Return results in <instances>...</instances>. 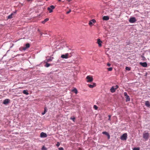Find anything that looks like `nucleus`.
Here are the masks:
<instances>
[{
	"label": "nucleus",
	"mask_w": 150,
	"mask_h": 150,
	"mask_svg": "<svg viewBox=\"0 0 150 150\" xmlns=\"http://www.w3.org/2000/svg\"><path fill=\"white\" fill-rule=\"evenodd\" d=\"M124 95L125 97L126 101H129L130 100V98L129 96L127 95V93L126 92H124Z\"/></svg>",
	"instance_id": "5"
},
{
	"label": "nucleus",
	"mask_w": 150,
	"mask_h": 150,
	"mask_svg": "<svg viewBox=\"0 0 150 150\" xmlns=\"http://www.w3.org/2000/svg\"><path fill=\"white\" fill-rule=\"evenodd\" d=\"M13 15V14L12 13L8 17V19H11L12 18V16Z\"/></svg>",
	"instance_id": "21"
},
{
	"label": "nucleus",
	"mask_w": 150,
	"mask_h": 150,
	"mask_svg": "<svg viewBox=\"0 0 150 150\" xmlns=\"http://www.w3.org/2000/svg\"><path fill=\"white\" fill-rule=\"evenodd\" d=\"M71 11V10L69 9V11L67 12V14H68Z\"/></svg>",
	"instance_id": "34"
},
{
	"label": "nucleus",
	"mask_w": 150,
	"mask_h": 150,
	"mask_svg": "<svg viewBox=\"0 0 150 150\" xmlns=\"http://www.w3.org/2000/svg\"><path fill=\"white\" fill-rule=\"evenodd\" d=\"M108 117H109V118L108 119V120H110V118L111 117V116L110 115H108Z\"/></svg>",
	"instance_id": "33"
},
{
	"label": "nucleus",
	"mask_w": 150,
	"mask_h": 150,
	"mask_svg": "<svg viewBox=\"0 0 150 150\" xmlns=\"http://www.w3.org/2000/svg\"><path fill=\"white\" fill-rule=\"evenodd\" d=\"M46 112H47L46 109L45 108L44 112L42 113V115H44L46 113Z\"/></svg>",
	"instance_id": "22"
},
{
	"label": "nucleus",
	"mask_w": 150,
	"mask_h": 150,
	"mask_svg": "<svg viewBox=\"0 0 150 150\" xmlns=\"http://www.w3.org/2000/svg\"><path fill=\"white\" fill-rule=\"evenodd\" d=\"M110 65H111V64H110L108 63V64H107V65H108V66H109V67L110 66Z\"/></svg>",
	"instance_id": "38"
},
{
	"label": "nucleus",
	"mask_w": 150,
	"mask_h": 150,
	"mask_svg": "<svg viewBox=\"0 0 150 150\" xmlns=\"http://www.w3.org/2000/svg\"><path fill=\"white\" fill-rule=\"evenodd\" d=\"M102 134H105L106 135H107V134H108L107 132H102Z\"/></svg>",
	"instance_id": "24"
},
{
	"label": "nucleus",
	"mask_w": 150,
	"mask_h": 150,
	"mask_svg": "<svg viewBox=\"0 0 150 150\" xmlns=\"http://www.w3.org/2000/svg\"><path fill=\"white\" fill-rule=\"evenodd\" d=\"M60 145V144L59 143V142H57V144H56V146L57 147H58Z\"/></svg>",
	"instance_id": "31"
},
{
	"label": "nucleus",
	"mask_w": 150,
	"mask_h": 150,
	"mask_svg": "<svg viewBox=\"0 0 150 150\" xmlns=\"http://www.w3.org/2000/svg\"><path fill=\"white\" fill-rule=\"evenodd\" d=\"M9 99H6L4 100L3 103L4 105H6L9 103Z\"/></svg>",
	"instance_id": "11"
},
{
	"label": "nucleus",
	"mask_w": 150,
	"mask_h": 150,
	"mask_svg": "<svg viewBox=\"0 0 150 150\" xmlns=\"http://www.w3.org/2000/svg\"><path fill=\"white\" fill-rule=\"evenodd\" d=\"M143 137L146 141L149 138V133L147 132L144 133L143 134Z\"/></svg>",
	"instance_id": "2"
},
{
	"label": "nucleus",
	"mask_w": 150,
	"mask_h": 150,
	"mask_svg": "<svg viewBox=\"0 0 150 150\" xmlns=\"http://www.w3.org/2000/svg\"><path fill=\"white\" fill-rule=\"evenodd\" d=\"M52 61V60L50 59H48V61Z\"/></svg>",
	"instance_id": "40"
},
{
	"label": "nucleus",
	"mask_w": 150,
	"mask_h": 150,
	"mask_svg": "<svg viewBox=\"0 0 150 150\" xmlns=\"http://www.w3.org/2000/svg\"><path fill=\"white\" fill-rule=\"evenodd\" d=\"M69 54L68 53H66L65 54H62L61 56V57L63 59H67L69 57Z\"/></svg>",
	"instance_id": "8"
},
{
	"label": "nucleus",
	"mask_w": 150,
	"mask_h": 150,
	"mask_svg": "<svg viewBox=\"0 0 150 150\" xmlns=\"http://www.w3.org/2000/svg\"><path fill=\"white\" fill-rule=\"evenodd\" d=\"M88 86L90 88H93L96 86V83H93V85L88 84Z\"/></svg>",
	"instance_id": "13"
},
{
	"label": "nucleus",
	"mask_w": 150,
	"mask_h": 150,
	"mask_svg": "<svg viewBox=\"0 0 150 150\" xmlns=\"http://www.w3.org/2000/svg\"><path fill=\"white\" fill-rule=\"evenodd\" d=\"M71 91L72 92H74L76 94H77L78 93L77 90L76 88H74V89L72 90Z\"/></svg>",
	"instance_id": "19"
},
{
	"label": "nucleus",
	"mask_w": 150,
	"mask_h": 150,
	"mask_svg": "<svg viewBox=\"0 0 150 150\" xmlns=\"http://www.w3.org/2000/svg\"><path fill=\"white\" fill-rule=\"evenodd\" d=\"M49 20L48 18H46L42 22V23L43 24H45L46 22L47 21Z\"/></svg>",
	"instance_id": "18"
},
{
	"label": "nucleus",
	"mask_w": 150,
	"mask_h": 150,
	"mask_svg": "<svg viewBox=\"0 0 150 150\" xmlns=\"http://www.w3.org/2000/svg\"><path fill=\"white\" fill-rule=\"evenodd\" d=\"M136 20L134 17L130 18L129 20V22L132 23H134L136 22Z\"/></svg>",
	"instance_id": "7"
},
{
	"label": "nucleus",
	"mask_w": 150,
	"mask_h": 150,
	"mask_svg": "<svg viewBox=\"0 0 150 150\" xmlns=\"http://www.w3.org/2000/svg\"><path fill=\"white\" fill-rule=\"evenodd\" d=\"M38 31L39 33H40L41 32L40 30L39 29H38Z\"/></svg>",
	"instance_id": "39"
},
{
	"label": "nucleus",
	"mask_w": 150,
	"mask_h": 150,
	"mask_svg": "<svg viewBox=\"0 0 150 150\" xmlns=\"http://www.w3.org/2000/svg\"><path fill=\"white\" fill-rule=\"evenodd\" d=\"M125 69L126 70H129V71L130 70V68L129 67H126Z\"/></svg>",
	"instance_id": "29"
},
{
	"label": "nucleus",
	"mask_w": 150,
	"mask_h": 150,
	"mask_svg": "<svg viewBox=\"0 0 150 150\" xmlns=\"http://www.w3.org/2000/svg\"><path fill=\"white\" fill-rule=\"evenodd\" d=\"M55 8V6L51 5L47 8V10L49 11V13H51L53 12L52 10Z\"/></svg>",
	"instance_id": "3"
},
{
	"label": "nucleus",
	"mask_w": 150,
	"mask_h": 150,
	"mask_svg": "<svg viewBox=\"0 0 150 150\" xmlns=\"http://www.w3.org/2000/svg\"><path fill=\"white\" fill-rule=\"evenodd\" d=\"M145 105L147 107H149L150 106L149 102L148 101H146L145 102Z\"/></svg>",
	"instance_id": "17"
},
{
	"label": "nucleus",
	"mask_w": 150,
	"mask_h": 150,
	"mask_svg": "<svg viewBox=\"0 0 150 150\" xmlns=\"http://www.w3.org/2000/svg\"><path fill=\"white\" fill-rule=\"evenodd\" d=\"M93 108L95 109L96 110L98 109V107L96 105H94L93 106Z\"/></svg>",
	"instance_id": "25"
},
{
	"label": "nucleus",
	"mask_w": 150,
	"mask_h": 150,
	"mask_svg": "<svg viewBox=\"0 0 150 150\" xmlns=\"http://www.w3.org/2000/svg\"><path fill=\"white\" fill-rule=\"evenodd\" d=\"M42 150H47V149L44 146H43L42 148Z\"/></svg>",
	"instance_id": "30"
},
{
	"label": "nucleus",
	"mask_w": 150,
	"mask_h": 150,
	"mask_svg": "<svg viewBox=\"0 0 150 150\" xmlns=\"http://www.w3.org/2000/svg\"><path fill=\"white\" fill-rule=\"evenodd\" d=\"M40 137H47V135L46 133L42 132L40 134Z\"/></svg>",
	"instance_id": "12"
},
{
	"label": "nucleus",
	"mask_w": 150,
	"mask_h": 150,
	"mask_svg": "<svg viewBox=\"0 0 150 150\" xmlns=\"http://www.w3.org/2000/svg\"><path fill=\"white\" fill-rule=\"evenodd\" d=\"M58 1H61V0H58Z\"/></svg>",
	"instance_id": "42"
},
{
	"label": "nucleus",
	"mask_w": 150,
	"mask_h": 150,
	"mask_svg": "<svg viewBox=\"0 0 150 150\" xmlns=\"http://www.w3.org/2000/svg\"><path fill=\"white\" fill-rule=\"evenodd\" d=\"M40 34L41 36H42V35L43 33L42 32H40Z\"/></svg>",
	"instance_id": "36"
},
{
	"label": "nucleus",
	"mask_w": 150,
	"mask_h": 150,
	"mask_svg": "<svg viewBox=\"0 0 150 150\" xmlns=\"http://www.w3.org/2000/svg\"><path fill=\"white\" fill-rule=\"evenodd\" d=\"M87 79V82H92L93 81V78L92 77L90 76H88L86 77Z\"/></svg>",
	"instance_id": "6"
},
{
	"label": "nucleus",
	"mask_w": 150,
	"mask_h": 150,
	"mask_svg": "<svg viewBox=\"0 0 150 150\" xmlns=\"http://www.w3.org/2000/svg\"><path fill=\"white\" fill-rule=\"evenodd\" d=\"M33 0H27V1L28 2L32 1Z\"/></svg>",
	"instance_id": "37"
},
{
	"label": "nucleus",
	"mask_w": 150,
	"mask_h": 150,
	"mask_svg": "<svg viewBox=\"0 0 150 150\" xmlns=\"http://www.w3.org/2000/svg\"><path fill=\"white\" fill-rule=\"evenodd\" d=\"M139 64L140 65H141L142 66L144 67H146L147 66V64L146 62H140Z\"/></svg>",
	"instance_id": "10"
},
{
	"label": "nucleus",
	"mask_w": 150,
	"mask_h": 150,
	"mask_svg": "<svg viewBox=\"0 0 150 150\" xmlns=\"http://www.w3.org/2000/svg\"><path fill=\"white\" fill-rule=\"evenodd\" d=\"M127 137V134L125 133L121 137V139L123 140H126Z\"/></svg>",
	"instance_id": "4"
},
{
	"label": "nucleus",
	"mask_w": 150,
	"mask_h": 150,
	"mask_svg": "<svg viewBox=\"0 0 150 150\" xmlns=\"http://www.w3.org/2000/svg\"><path fill=\"white\" fill-rule=\"evenodd\" d=\"M133 150H139V148H134L133 149Z\"/></svg>",
	"instance_id": "27"
},
{
	"label": "nucleus",
	"mask_w": 150,
	"mask_h": 150,
	"mask_svg": "<svg viewBox=\"0 0 150 150\" xmlns=\"http://www.w3.org/2000/svg\"><path fill=\"white\" fill-rule=\"evenodd\" d=\"M23 93L26 95H28L29 94L28 93L27 90H24L23 91Z\"/></svg>",
	"instance_id": "20"
},
{
	"label": "nucleus",
	"mask_w": 150,
	"mask_h": 150,
	"mask_svg": "<svg viewBox=\"0 0 150 150\" xmlns=\"http://www.w3.org/2000/svg\"><path fill=\"white\" fill-rule=\"evenodd\" d=\"M109 18L108 16H104L103 18V20L107 21L109 19Z\"/></svg>",
	"instance_id": "16"
},
{
	"label": "nucleus",
	"mask_w": 150,
	"mask_h": 150,
	"mask_svg": "<svg viewBox=\"0 0 150 150\" xmlns=\"http://www.w3.org/2000/svg\"><path fill=\"white\" fill-rule=\"evenodd\" d=\"M30 46V45L29 43H27L25 45V47L23 48V50H25L29 48Z\"/></svg>",
	"instance_id": "15"
},
{
	"label": "nucleus",
	"mask_w": 150,
	"mask_h": 150,
	"mask_svg": "<svg viewBox=\"0 0 150 150\" xmlns=\"http://www.w3.org/2000/svg\"><path fill=\"white\" fill-rule=\"evenodd\" d=\"M97 43L98 44L99 47H101L102 46L101 43L102 42V41L100 40V39H98L97 40Z\"/></svg>",
	"instance_id": "14"
},
{
	"label": "nucleus",
	"mask_w": 150,
	"mask_h": 150,
	"mask_svg": "<svg viewBox=\"0 0 150 150\" xmlns=\"http://www.w3.org/2000/svg\"><path fill=\"white\" fill-rule=\"evenodd\" d=\"M118 88V85H116L115 86H113L111 88L110 90L112 93H114L115 92L116 90Z\"/></svg>",
	"instance_id": "1"
},
{
	"label": "nucleus",
	"mask_w": 150,
	"mask_h": 150,
	"mask_svg": "<svg viewBox=\"0 0 150 150\" xmlns=\"http://www.w3.org/2000/svg\"><path fill=\"white\" fill-rule=\"evenodd\" d=\"M112 67H110L108 68V70L109 71H112Z\"/></svg>",
	"instance_id": "28"
},
{
	"label": "nucleus",
	"mask_w": 150,
	"mask_h": 150,
	"mask_svg": "<svg viewBox=\"0 0 150 150\" xmlns=\"http://www.w3.org/2000/svg\"><path fill=\"white\" fill-rule=\"evenodd\" d=\"M50 66V64L47 63L46 64H45V66L46 67H49Z\"/></svg>",
	"instance_id": "23"
},
{
	"label": "nucleus",
	"mask_w": 150,
	"mask_h": 150,
	"mask_svg": "<svg viewBox=\"0 0 150 150\" xmlns=\"http://www.w3.org/2000/svg\"><path fill=\"white\" fill-rule=\"evenodd\" d=\"M58 149L59 150H64V148L63 147H60Z\"/></svg>",
	"instance_id": "32"
},
{
	"label": "nucleus",
	"mask_w": 150,
	"mask_h": 150,
	"mask_svg": "<svg viewBox=\"0 0 150 150\" xmlns=\"http://www.w3.org/2000/svg\"><path fill=\"white\" fill-rule=\"evenodd\" d=\"M70 119L71 120H72L73 121V122H74L75 120V118L74 117H71Z\"/></svg>",
	"instance_id": "26"
},
{
	"label": "nucleus",
	"mask_w": 150,
	"mask_h": 150,
	"mask_svg": "<svg viewBox=\"0 0 150 150\" xmlns=\"http://www.w3.org/2000/svg\"><path fill=\"white\" fill-rule=\"evenodd\" d=\"M96 22V21L94 19H93L89 21L88 24L90 26H92L93 25V23H95Z\"/></svg>",
	"instance_id": "9"
},
{
	"label": "nucleus",
	"mask_w": 150,
	"mask_h": 150,
	"mask_svg": "<svg viewBox=\"0 0 150 150\" xmlns=\"http://www.w3.org/2000/svg\"><path fill=\"white\" fill-rule=\"evenodd\" d=\"M107 136L108 137V139H110V135L109 134H107Z\"/></svg>",
	"instance_id": "35"
},
{
	"label": "nucleus",
	"mask_w": 150,
	"mask_h": 150,
	"mask_svg": "<svg viewBox=\"0 0 150 150\" xmlns=\"http://www.w3.org/2000/svg\"><path fill=\"white\" fill-rule=\"evenodd\" d=\"M67 1H68L69 2H70L71 1H72V0H67Z\"/></svg>",
	"instance_id": "41"
}]
</instances>
